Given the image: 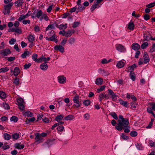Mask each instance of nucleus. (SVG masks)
Masks as SVG:
<instances>
[{
  "label": "nucleus",
  "mask_w": 155,
  "mask_h": 155,
  "mask_svg": "<svg viewBox=\"0 0 155 155\" xmlns=\"http://www.w3.org/2000/svg\"><path fill=\"white\" fill-rule=\"evenodd\" d=\"M119 117L120 120H118V125L115 126V128L118 130L124 129L125 133L129 132L130 127L128 125L129 124L128 120L126 118H124L121 115H119Z\"/></svg>",
  "instance_id": "obj_1"
},
{
  "label": "nucleus",
  "mask_w": 155,
  "mask_h": 155,
  "mask_svg": "<svg viewBox=\"0 0 155 155\" xmlns=\"http://www.w3.org/2000/svg\"><path fill=\"white\" fill-rule=\"evenodd\" d=\"M17 102L19 108L21 110H23L25 109V102L23 99L20 98L17 99Z\"/></svg>",
  "instance_id": "obj_2"
},
{
  "label": "nucleus",
  "mask_w": 155,
  "mask_h": 155,
  "mask_svg": "<svg viewBox=\"0 0 155 155\" xmlns=\"http://www.w3.org/2000/svg\"><path fill=\"white\" fill-rule=\"evenodd\" d=\"M115 48L117 50L120 52L124 53L126 51L125 47L121 44H116Z\"/></svg>",
  "instance_id": "obj_3"
},
{
  "label": "nucleus",
  "mask_w": 155,
  "mask_h": 155,
  "mask_svg": "<svg viewBox=\"0 0 155 155\" xmlns=\"http://www.w3.org/2000/svg\"><path fill=\"white\" fill-rule=\"evenodd\" d=\"M99 100L101 102L102 100L105 99L107 100L109 98V96L108 94H106L104 92L98 95Z\"/></svg>",
  "instance_id": "obj_4"
},
{
  "label": "nucleus",
  "mask_w": 155,
  "mask_h": 155,
  "mask_svg": "<svg viewBox=\"0 0 155 155\" xmlns=\"http://www.w3.org/2000/svg\"><path fill=\"white\" fill-rule=\"evenodd\" d=\"M31 13L30 11H29L28 13L25 15L22 14L20 15V17L18 18L19 21H21L23 19L26 18L28 16L30 15Z\"/></svg>",
  "instance_id": "obj_5"
},
{
  "label": "nucleus",
  "mask_w": 155,
  "mask_h": 155,
  "mask_svg": "<svg viewBox=\"0 0 155 155\" xmlns=\"http://www.w3.org/2000/svg\"><path fill=\"white\" fill-rule=\"evenodd\" d=\"M58 82L60 84H65L66 81V78L63 75H60L57 78Z\"/></svg>",
  "instance_id": "obj_6"
},
{
  "label": "nucleus",
  "mask_w": 155,
  "mask_h": 155,
  "mask_svg": "<svg viewBox=\"0 0 155 155\" xmlns=\"http://www.w3.org/2000/svg\"><path fill=\"white\" fill-rule=\"evenodd\" d=\"M108 91L113 101H117V96L116 95V94L114 93L113 91L112 90L110 89H108Z\"/></svg>",
  "instance_id": "obj_7"
},
{
  "label": "nucleus",
  "mask_w": 155,
  "mask_h": 155,
  "mask_svg": "<svg viewBox=\"0 0 155 155\" xmlns=\"http://www.w3.org/2000/svg\"><path fill=\"white\" fill-rule=\"evenodd\" d=\"M35 141L36 142L40 143L42 142L44 140L42 137L41 136L40 134L39 133H36L35 135Z\"/></svg>",
  "instance_id": "obj_8"
},
{
  "label": "nucleus",
  "mask_w": 155,
  "mask_h": 155,
  "mask_svg": "<svg viewBox=\"0 0 155 155\" xmlns=\"http://www.w3.org/2000/svg\"><path fill=\"white\" fill-rule=\"evenodd\" d=\"M11 53L10 50L8 49H5L1 51L0 54L3 56H7Z\"/></svg>",
  "instance_id": "obj_9"
},
{
  "label": "nucleus",
  "mask_w": 155,
  "mask_h": 155,
  "mask_svg": "<svg viewBox=\"0 0 155 155\" xmlns=\"http://www.w3.org/2000/svg\"><path fill=\"white\" fill-rule=\"evenodd\" d=\"M74 102L76 104L75 105L77 107H79L80 106V101H79V96L78 95L75 96L73 99Z\"/></svg>",
  "instance_id": "obj_10"
},
{
  "label": "nucleus",
  "mask_w": 155,
  "mask_h": 155,
  "mask_svg": "<svg viewBox=\"0 0 155 155\" xmlns=\"http://www.w3.org/2000/svg\"><path fill=\"white\" fill-rule=\"evenodd\" d=\"M54 49L56 51H59L61 53L64 51V48L61 45H56L54 46Z\"/></svg>",
  "instance_id": "obj_11"
},
{
  "label": "nucleus",
  "mask_w": 155,
  "mask_h": 155,
  "mask_svg": "<svg viewBox=\"0 0 155 155\" xmlns=\"http://www.w3.org/2000/svg\"><path fill=\"white\" fill-rule=\"evenodd\" d=\"M143 62L145 64L149 62L150 61V58L149 57L147 53L146 52H145L143 54Z\"/></svg>",
  "instance_id": "obj_12"
},
{
  "label": "nucleus",
  "mask_w": 155,
  "mask_h": 155,
  "mask_svg": "<svg viewBox=\"0 0 155 155\" xmlns=\"http://www.w3.org/2000/svg\"><path fill=\"white\" fill-rule=\"evenodd\" d=\"M32 54V52L29 51H25L21 55L22 58H25L27 56H30Z\"/></svg>",
  "instance_id": "obj_13"
},
{
  "label": "nucleus",
  "mask_w": 155,
  "mask_h": 155,
  "mask_svg": "<svg viewBox=\"0 0 155 155\" xmlns=\"http://www.w3.org/2000/svg\"><path fill=\"white\" fill-rule=\"evenodd\" d=\"M131 47L133 50L137 51L140 49V46L138 43H134L132 45Z\"/></svg>",
  "instance_id": "obj_14"
},
{
  "label": "nucleus",
  "mask_w": 155,
  "mask_h": 155,
  "mask_svg": "<svg viewBox=\"0 0 155 155\" xmlns=\"http://www.w3.org/2000/svg\"><path fill=\"white\" fill-rule=\"evenodd\" d=\"M46 39L47 40L54 41L55 42H57L58 41V40L56 39V36L55 35H53L50 37H46Z\"/></svg>",
  "instance_id": "obj_15"
},
{
  "label": "nucleus",
  "mask_w": 155,
  "mask_h": 155,
  "mask_svg": "<svg viewBox=\"0 0 155 155\" xmlns=\"http://www.w3.org/2000/svg\"><path fill=\"white\" fill-rule=\"evenodd\" d=\"M103 80L102 78H96L95 83L97 85H101L103 83Z\"/></svg>",
  "instance_id": "obj_16"
},
{
  "label": "nucleus",
  "mask_w": 155,
  "mask_h": 155,
  "mask_svg": "<svg viewBox=\"0 0 155 155\" xmlns=\"http://www.w3.org/2000/svg\"><path fill=\"white\" fill-rule=\"evenodd\" d=\"M119 101L120 103L124 107H127L129 105V103H128L127 101H124L123 100L121 99H119Z\"/></svg>",
  "instance_id": "obj_17"
},
{
  "label": "nucleus",
  "mask_w": 155,
  "mask_h": 155,
  "mask_svg": "<svg viewBox=\"0 0 155 155\" xmlns=\"http://www.w3.org/2000/svg\"><path fill=\"white\" fill-rule=\"evenodd\" d=\"M48 65L46 63H43L40 65V68L43 71L47 70L48 68Z\"/></svg>",
  "instance_id": "obj_18"
},
{
  "label": "nucleus",
  "mask_w": 155,
  "mask_h": 155,
  "mask_svg": "<svg viewBox=\"0 0 155 155\" xmlns=\"http://www.w3.org/2000/svg\"><path fill=\"white\" fill-rule=\"evenodd\" d=\"M28 41L31 43H33L35 41V37L33 35H29L28 36Z\"/></svg>",
  "instance_id": "obj_19"
},
{
  "label": "nucleus",
  "mask_w": 155,
  "mask_h": 155,
  "mask_svg": "<svg viewBox=\"0 0 155 155\" xmlns=\"http://www.w3.org/2000/svg\"><path fill=\"white\" fill-rule=\"evenodd\" d=\"M23 114L24 116L28 117H31L33 115V114L30 111L28 110L24 111Z\"/></svg>",
  "instance_id": "obj_20"
},
{
  "label": "nucleus",
  "mask_w": 155,
  "mask_h": 155,
  "mask_svg": "<svg viewBox=\"0 0 155 155\" xmlns=\"http://www.w3.org/2000/svg\"><path fill=\"white\" fill-rule=\"evenodd\" d=\"M134 24L132 21H130L128 25V28L129 29L133 30L134 29Z\"/></svg>",
  "instance_id": "obj_21"
},
{
  "label": "nucleus",
  "mask_w": 155,
  "mask_h": 155,
  "mask_svg": "<svg viewBox=\"0 0 155 155\" xmlns=\"http://www.w3.org/2000/svg\"><path fill=\"white\" fill-rule=\"evenodd\" d=\"M124 62L122 61H120L117 63L116 66L117 67L121 68L124 66Z\"/></svg>",
  "instance_id": "obj_22"
},
{
  "label": "nucleus",
  "mask_w": 155,
  "mask_h": 155,
  "mask_svg": "<svg viewBox=\"0 0 155 155\" xmlns=\"http://www.w3.org/2000/svg\"><path fill=\"white\" fill-rule=\"evenodd\" d=\"M112 61L111 59L107 60L106 58H103L101 60V63L102 64H107L111 62Z\"/></svg>",
  "instance_id": "obj_23"
},
{
  "label": "nucleus",
  "mask_w": 155,
  "mask_h": 155,
  "mask_svg": "<svg viewBox=\"0 0 155 155\" xmlns=\"http://www.w3.org/2000/svg\"><path fill=\"white\" fill-rule=\"evenodd\" d=\"M98 72L103 75L106 76L108 75L107 71L104 70H103L101 68H100L98 70Z\"/></svg>",
  "instance_id": "obj_24"
},
{
  "label": "nucleus",
  "mask_w": 155,
  "mask_h": 155,
  "mask_svg": "<svg viewBox=\"0 0 155 155\" xmlns=\"http://www.w3.org/2000/svg\"><path fill=\"white\" fill-rule=\"evenodd\" d=\"M15 147L16 148L19 149H21L24 148L25 145L24 144L21 145L19 143H16L15 144Z\"/></svg>",
  "instance_id": "obj_25"
},
{
  "label": "nucleus",
  "mask_w": 155,
  "mask_h": 155,
  "mask_svg": "<svg viewBox=\"0 0 155 155\" xmlns=\"http://www.w3.org/2000/svg\"><path fill=\"white\" fill-rule=\"evenodd\" d=\"M20 72L19 68L18 67H16L15 68L13 73L14 74L15 76H17Z\"/></svg>",
  "instance_id": "obj_26"
},
{
  "label": "nucleus",
  "mask_w": 155,
  "mask_h": 155,
  "mask_svg": "<svg viewBox=\"0 0 155 155\" xmlns=\"http://www.w3.org/2000/svg\"><path fill=\"white\" fill-rule=\"evenodd\" d=\"M143 38L144 39L143 40V41H148L150 39V37L149 35H147L146 33H144L143 34Z\"/></svg>",
  "instance_id": "obj_27"
},
{
  "label": "nucleus",
  "mask_w": 155,
  "mask_h": 155,
  "mask_svg": "<svg viewBox=\"0 0 155 155\" xmlns=\"http://www.w3.org/2000/svg\"><path fill=\"white\" fill-rule=\"evenodd\" d=\"M98 5V4H97L95 2H94L91 7V12H93L95 8L97 7Z\"/></svg>",
  "instance_id": "obj_28"
},
{
  "label": "nucleus",
  "mask_w": 155,
  "mask_h": 155,
  "mask_svg": "<svg viewBox=\"0 0 155 155\" xmlns=\"http://www.w3.org/2000/svg\"><path fill=\"white\" fill-rule=\"evenodd\" d=\"M23 2V0H18L15 2V4L16 6L20 7L22 5Z\"/></svg>",
  "instance_id": "obj_29"
},
{
  "label": "nucleus",
  "mask_w": 155,
  "mask_h": 155,
  "mask_svg": "<svg viewBox=\"0 0 155 155\" xmlns=\"http://www.w3.org/2000/svg\"><path fill=\"white\" fill-rule=\"evenodd\" d=\"M74 118V116L72 115H69L68 116L65 117L64 120H72Z\"/></svg>",
  "instance_id": "obj_30"
},
{
  "label": "nucleus",
  "mask_w": 155,
  "mask_h": 155,
  "mask_svg": "<svg viewBox=\"0 0 155 155\" xmlns=\"http://www.w3.org/2000/svg\"><path fill=\"white\" fill-rule=\"evenodd\" d=\"M4 138L6 140H9L11 138V136L8 133H5L3 135Z\"/></svg>",
  "instance_id": "obj_31"
},
{
  "label": "nucleus",
  "mask_w": 155,
  "mask_h": 155,
  "mask_svg": "<svg viewBox=\"0 0 155 155\" xmlns=\"http://www.w3.org/2000/svg\"><path fill=\"white\" fill-rule=\"evenodd\" d=\"M136 67H137L136 65L135 64H133L132 66L128 67V70L130 72H133V71L134 70V68Z\"/></svg>",
  "instance_id": "obj_32"
},
{
  "label": "nucleus",
  "mask_w": 155,
  "mask_h": 155,
  "mask_svg": "<svg viewBox=\"0 0 155 155\" xmlns=\"http://www.w3.org/2000/svg\"><path fill=\"white\" fill-rule=\"evenodd\" d=\"M43 15V12L41 10L36 11V17L39 18Z\"/></svg>",
  "instance_id": "obj_33"
},
{
  "label": "nucleus",
  "mask_w": 155,
  "mask_h": 155,
  "mask_svg": "<svg viewBox=\"0 0 155 155\" xmlns=\"http://www.w3.org/2000/svg\"><path fill=\"white\" fill-rule=\"evenodd\" d=\"M67 24H61L59 25L58 28L60 29H63L64 30L67 28Z\"/></svg>",
  "instance_id": "obj_34"
},
{
  "label": "nucleus",
  "mask_w": 155,
  "mask_h": 155,
  "mask_svg": "<svg viewBox=\"0 0 155 155\" xmlns=\"http://www.w3.org/2000/svg\"><path fill=\"white\" fill-rule=\"evenodd\" d=\"M63 116V115H58L56 117L55 120L56 121L58 122L62 119Z\"/></svg>",
  "instance_id": "obj_35"
},
{
  "label": "nucleus",
  "mask_w": 155,
  "mask_h": 155,
  "mask_svg": "<svg viewBox=\"0 0 155 155\" xmlns=\"http://www.w3.org/2000/svg\"><path fill=\"white\" fill-rule=\"evenodd\" d=\"M68 41L69 43L72 45L75 42V39L74 38L71 37L69 39Z\"/></svg>",
  "instance_id": "obj_36"
},
{
  "label": "nucleus",
  "mask_w": 155,
  "mask_h": 155,
  "mask_svg": "<svg viewBox=\"0 0 155 155\" xmlns=\"http://www.w3.org/2000/svg\"><path fill=\"white\" fill-rule=\"evenodd\" d=\"M148 46V44L147 42H144L141 45V47L142 49H144Z\"/></svg>",
  "instance_id": "obj_37"
},
{
  "label": "nucleus",
  "mask_w": 155,
  "mask_h": 155,
  "mask_svg": "<svg viewBox=\"0 0 155 155\" xmlns=\"http://www.w3.org/2000/svg\"><path fill=\"white\" fill-rule=\"evenodd\" d=\"M12 137L13 139L17 140L19 137V135L17 133H15L12 135Z\"/></svg>",
  "instance_id": "obj_38"
},
{
  "label": "nucleus",
  "mask_w": 155,
  "mask_h": 155,
  "mask_svg": "<svg viewBox=\"0 0 155 155\" xmlns=\"http://www.w3.org/2000/svg\"><path fill=\"white\" fill-rule=\"evenodd\" d=\"M9 68L7 67L2 68L0 69V73H4L6 71H8Z\"/></svg>",
  "instance_id": "obj_39"
},
{
  "label": "nucleus",
  "mask_w": 155,
  "mask_h": 155,
  "mask_svg": "<svg viewBox=\"0 0 155 155\" xmlns=\"http://www.w3.org/2000/svg\"><path fill=\"white\" fill-rule=\"evenodd\" d=\"M148 143L150 145V147H153L155 148V142H153V141L150 140L149 141Z\"/></svg>",
  "instance_id": "obj_40"
},
{
  "label": "nucleus",
  "mask_w": 155,
  "mask_h": 155,
  "mask_svg": "<svg viewBox=\"0 0 155 155\" xmlns=\"http://www.w3.org/2000/svg\"><path fill=\"white\" fill-rule=\"evenodd\" d=\"M130 134L132 137H134L137 135V133L136 131L133 130L130 132Z\"/></svg>",
  "instance_id": "obj_41"
},
{
  "label": "nucleus",
  "mask_w": 155,
  "mask_h": 155,
  "mask_svg": "<svg viewBox=\"0 0 155 155\" xmlns=\"http://www.w3.org/2000/svg\"><path fill=\"white\" fill-rule=\"evenodd\" d=\"M120 137L124 140H127L129 139V137L124 134V133H122L120 136Z\"/></svg>",
  "instance_id": "obj_42"
},
{
  "label": "nucleus",
  "mask_w": 155,
  "mask_h": 155,
  "mask_svg": "<svg viewBox=\"0 0 155 155\" xmlns=\"http://www.w3.org/2000/svg\"><path fill=\"white\" fill-rule=\"evenodd\" d=\"M83 103L85 106H88L90 104L91 101L88 100H85L84 101Z\"/></svg>",
  "instance_id": "obj_43"
},
{
  "label": "nucleus",
  "mask_w": 155,
  "mask_h": 155,
  "mask_svg": "<svg viewBox=\"0 0 155 155\" xmlns=\"http://www.w3.org/2000/svg\"><path fill=\"white\" fill-rule=\"evenodd\" d=\"M110 115L114 119L117 120L118 119L117 116L116 114L114 112H112L110 113Z\"/></svg>",
  "instance_id": "obj_44"
},
{
  "label": "nucleus",
  "mask_w": 155,
  "mask_h": 155,
  "mask_svg": "<svg viewBox=\"0 0 155 155\" xmlns=\"http://www.w3.org/2000/svg\"><path fill=\"white\" fill-rule=\"evenodd\" d=\"M18 120V118L15 116H13L11 117L10 118V120L12 121H14V122H17Z\"/></svg>",
  "instance_id": "obj_45"
},
{
  "label": "nucleus",
  "mask_w": 155,
  "mask_h": 155,
  "mask_svg": "<svg viewBox=\"0 0 155 155\" xmlns=\"http://www.w3.org/2000/svg\"><path fill=\"white\" fill-rule=\"evenodd\" d=\"M105 87V85L101 86L100 88L97 89V92L98 93H99L100 92L104 91V90Z\"/></svg>",
  "instance_id": "obj_46"
},
{
  "label": "nucleus",
  "mask_w": 155,
  "mask_h": 155,
  "mask_svg": "<svg viewBox=\"0 0 155 155\" xmlns=\"http://www.w3.org/2000/svg\"><path fill=\"white\" fill-rule=\"evenodd\" d=\"M37 58L38 55L36 54H33L32 56V60L35 62L36 61L37 59Z\"/></svg>",
  "instance_id": "obj_47"
},
{
  "label": "nucleus",
  "mask_w": 155,
  "mask_h": 155,
  "mask_svg": "<svg viewBox=\"0 0 155 155\" xmlns=\"http://www.w3.org/2000/svg\"><path fill=\"white\" fill-rule=\"evenodd\" d=\"M130 78L133 81H135V74L133 72H131L130 73Z\"/></svg>",
  "instance_id": "obj_48"
},
{
  "label": "nucleus",
  "mask_w": 155,
  "mask_h": 155,
  "mask_svg": "<svg viewBox=\"0 0 155 155\" xmlns=\"http://www.w3.org/2000/svg\"><path fill=\"white\" fill-rule=\"evenodd\" d=\"M14 32H15L19 34H21L22 33V30L21 29L19 28H17L14 27Z\"/></svg>",
  "instance_id": "obj_49"
},
{
  "label": "nucleus",
  "mask_w": 155,
  "mask_h": 155,
  "mask_svg": "<svg viewBox=\"0 0 155 155\" xmlns=\"http://www.w3.org/2000/svg\"><path fill=\"white\" fill-rule=\"evenodd\" d=\"M6 97V94L3 91L0 92V98L2 99L5 98Z\"/></svg>",
  "instance_id": "obj_50"
},
{
  "label": "nucleus",
  "mask_w": 155,
  "mask_h": 155,
  "mask_svg": "<svg viewBox=\"0 0 155 155\" xmlns=\"http://www.w3.org/2000/svg\"><path fill=\"white\" fill-rule=\"evenodd\" d=\"M85 9V7L81 5H78V12H81Z\"/></svg>",
  "instance_id": "obj_51"
},
{
  "label": "nucleus",
  "mask_w": 155,
  "mask_h": 155,
  "mask_svg": "<svg viewBox=\"0 0 155 155\" xmlns=\"http://www.w3.org/2000/svg\"><path fill=\"white\" fill-rule=\"evenodd\" d=\"M54 27L53 25H49L48 27H47L46 28V31H48L53 29H54Z\"/></svg>",
  "instance_id": "obj_52"
},
{
  "label": "nucleus",
  "mask_w": 155,
  "mask_h": 155,
  "mask_svg": "<svg viewBox=\"0 0 155 155\" xmlns=\"http://www.w3.org/2000/svg\"><path fill=\"white\" fill-rule=\"evenodd\" d=\"M136 146L137 148L139 150H142L143 148V147L140 143H137L136 144Z\"/></svg>",
  "instance_id": "obj_53"
},
{
  "label": "nucleus",
  "mask_w": 155,
  "mask_h": 155,
  "mask_svg": "<svg viewBox=\"0 0 155 155\" xmlns=\"http://www.w3.org/2000/svg\"><path fill=\"white\" fill-rule=\"evenodd\" d=\"M57 130L58 131L62 132L64 130V127L63 126H59L57 128Z\"/></svg>",
  "instance_id": "obj_54"
},
{
  "label": "nucleus",
  "mask_w": 155,
  "mask_h": 155,
  "mask_svg": "<svg viewBox=\"0 0 155 155\" xmlns=\"http://www.w3.org/2000/svg\"><path fill=\"white\" fill-rule=\"evenodd\" d=\"M22 23L24 25H26L27 24H29L30 23V21L29 19L25 20L23 19L22 21Z\"/></svg>",
  "instance_id": "obj_55"
},
{
  "label": "nucleus",
  "mask_w": 155,
  "mask_h": 155,
  "mask_svg": "<svg viewBox=\"0 0 155 155\" xmlns=\"http://www.w3.org/2000/svg\"><path fill=\"white\" fill-rule=\"evenodd\" d=\"M155 5V2L150 3L146 5V6L148 8H151L153 7Z\"/></svg>",
  "instance_id": "obj_56"
},
{
  "label": "nucleus",
  "mask_w": 155,
  "mask_h": 155,
  "mask_svg": "<svg viewBox=\"0 0 155 155\" xmlns=\"http://www.w3.org/2000/svg\"><path fill=\"white\" fill-rule=\"evenodd\" d=\"M67 41V38H64L63 39L61 43V45L62 46H64L66 43Z\"/></svg>",
  "instance_id": "obj_57"
},
{
  "label": "nucleus",
  "mask_w": 155,
  "mask_h": 155,
  "mask_svg": "<svg viewBox=\"0 0 155 155\" xmlns=\"http://www.w3.org/2000/svg\"><path fill=\"white\" fill-rule=\"evenodd\" d=\"M13 5V4L12 3H10L8 5H5L4 7H5L6 8L10 9L11 8V7Z\"/></svg>",
  "instance_id": "obj_58"
},
{
  "label": "nucleus",
  "mask_w": 155,
  "mask_h": 155,
  "mask_svg": "<svg viewBox=\"0 0 155 155\" xmlns=\"http://www.w3.org/2000/svg\"><path fill=\"white\" fill-rule=\"evenodd\" d=\"M5 9L4 11L3 12V13L5 15H7L8 14L10 13V9L6 8L5 7Z\"/></svg>",
  "instance_id": "obj_59"
},
{
  "label": "nucleus",
  "mask_w": 155,
  "mask_h": 155,
  "mask_svg": "<svg viewBox=\"0 0 155 155\" xmlns=\"http://www.w3.org/2000/svg\"><path fill=\"white\" fill-rule=\"evenodd\" d=\"M84 117L85 120H88L90 117V115L88 113H86L84 115Z\"/></svg>",
  "instance_id": "obj_60"
},
{
  "label": "nucleus",
  "mask_w": 155,
  "mask_h": 155,
  "mask_svg": "<svg viewBox=\"0 0 155 155\" xmlns=\"http://www.w3.org/2000/svg\"><path fill=\"white\" fill-rule=\"evenodd\" d=\"M150 105L151 106L153 110L155 111V103L150 102L149 103Z\"/></svg>",
  "instance_id": "obj_61"
},
{
  "label": "nucleus",
  "mask_w": 155,
  "mask_h": 155,
  "mask_svg": "<svg viewBox=\"0 0 155 155\" xmlns=\"http://www.w3.org/2000/svg\"><path fill=\"white\" fill-rule=\"evenodd\" d=\"M31 64L30 63H29L28 64H25L24 66V69H27L31 66Z\"/></svg>",
  "instance_id": "obj_62"
},
{
  "label": "nucleus",
  "mask_w": 155,
  "mask_h": 155,
  "mask_svg": "<svg viewBox=\"0 0 155 155\" xmlns=\"http://www.w3.org/2000/svg\"><path fill=\"white\" fill-rule=\"evenodd\" d=\"M72 35L71 32L70 31H68L67 32L65 31V36L67 37H70Z\"/></svg>",
  "instance_id": "obj_63"
},
{
  "label": "nucleus",
  "mask_w": 155,
  "mask_h": 155,
  "mask_svg": "<svg viewBox=\"0 0 155 155\" xmlns=\"http://www.w3.org/2000/svg\"><path fill=\"white\" fill-rule=\"evenodd\" d=\"M14 83L16 85H18L19 83V79L16 78L14 81Z\"/></svg>",
  "instance_id": "obj_64"
}]
</instances>
